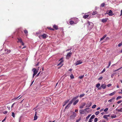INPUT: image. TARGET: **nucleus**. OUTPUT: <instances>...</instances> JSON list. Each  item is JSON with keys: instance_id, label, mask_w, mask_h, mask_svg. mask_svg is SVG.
<instances>
[{"instance_id": "50", "label": "nucleus", "mask_w": 122, "mask_h": 122, "mask_svg": "<svg viewBox=\"0 0 122 122\" xmlns=\"http://www.w3.org/2000/svg\"><path fill=\"white\" fill-rule=\"evenodd\" d=\"M99 122H106V121L105 120H103L102 121L101 120Z\"/></svg>"}, {"instance_id": "8", "label": "nucleus", "mask_w": 122, "mask_h": 122, "mask_svg": "<svg viewBox=\"0 0 122 122\" xmlns=\"http://www.w3.org/2000/svg\"><path fill=\"white\" fill-rule=\"evenodd\" d=\"M82 63V62L81 61L78 60L77 61L76 63H75L76 66H77L78 65H79L81 64Z\"/></svg>"}, {"instance_id": "30", "label": "nucleus", "mask_w": 122, "mask_h": 122, "mask_svg": "<svg viewBox=\"0 0 122 122\" xmlns=\"http://www.w3.org/2000/svg\"><path fill=\"white\" fill-rule=\"evenodd\" d=\"M95 117V116L94 115H93L90 118V119H92L94 118Z\"/></svg>"}, {"instance_id": "51", "label": "nucleus", "mask_w": 122, "mask_h": 122, "mask_svg": "<svg viewBox=\"0 0 122 122\" xmlns=\"http://www.w3.org/2000/svg\"><path fill=\"white\" fill-rule=\"evenodd\" d=\"M122 102V101L120 100V101H118V102H117V103L118 104H119V103H121Z\"/></svg>"}, {"instance_id": "18", "label": "nucleus", "mask_w": 122, "mask_h": 122, "mask_svg": "<svg viewBox=\"0 0 122 122\" xmlns=\"http://www.w3.org/2000/svg\"><path fill=\"white\" fill-rule=\"evenodd\" d=\"M79 101V100L78 99H77L73 103V105H76L78 102Z\"/></svg>"}, {"instance_id": "5", "label": "nucleus", "mask_w": 122, "mask_h": 122, "mask_svg": "<svg viewBox=\"0 0 122 122\" xmlns=\"http://www.w3.org/2000/svg\"><path fill=\"white\" fill-rule=\"evenodd\" d=\"M18 41H17L18 43H20L22 45H24V44L22 42V39L20 38H17Z\"/></svg>"}, {"instance_id": "26", "label": "nucleus", "mask_w": 122, "mask_h": 122, "mask_svg": "<svg viewBox=\"0 0 122 122\" xmlns=\"http://www.w3.org/2000/svg\"><path fill=\"white\" fill-rule=\"evenodd\" d=\"M36 114H35V116L34 117V120H36L37 118V116L36 115Z\"/></svg>"}, {"instance_id": "40", "label": "nucleus", "mask_w": 122, "mask_h": 122, "mask_svg": "<svg viewBox=\"0 0 122 122\" xmlns=\"http://www.w3.org/2000/svg\"><path fill=\"white\" fill-rule=\"evenodd\" d=\"M122 45V42L120 43L118 45V46L119 47H120Z\"/></svg>"}, {"instance_id": "27", "label": "nucleus", "mask_w": 122, "mask_h": 122, "mask_svg": "<svg viewBox=\"0 0 122 122\" xmlns=\"http://www.w3.org/2000/svg\"><path fill=\"white\" fill-rule=\"evenodd\" d=\"M80 113L81 114H83V112H84V111L83 110L81 109L80 110Z\"/></svg>"}, {"instance_id": "13", "label": "nucleus", "mask_w": 122, "mask_h": 122, "mask_svg": "<svg viewBox=\"0 0 122 122\" xmlns=\"http://www.w3.org/2000/svg\"><path fill=\"white\" fill-rule=\"evenodd\" d=\"M41 36L43 39H45L46 37V35L45 34H43L42 35H41Z\"/></svg>"}, {"instance_id": "11", "label": "nucleus", "mask_w": 122, "mask_h": 122, "mask_svg": "<svg viewBox=\"0 0 122 122\" xmlns=\"http://www.w3.org/2000/svg\"><path fill=\"white\" fill-rule=\"evenodd\" d=\"M88 27H90V26H89L90 25H92V26L90 28H91V29L93 27V23H92V22H88Z\"/></svg>"}, {"instance_id": "43", "label": "nucleus", "mask_w": 122, "mask_h": 122, "mask_svg": "<svg viewBox=\"0 0 122 122\" xmlns=\"http://www.w3.org/2000/svg\"><path fill=\"white\" fill-rule=\"evenodd\" d=\"M103 118L106 119H107V116L106 115H105L103 116Z\"/></svg>"}, {"instance_id": "17", "label": "nucleus", "mask_w": 122, "mask_h": 122, "mask_svg": "<svg viewBox=\"0 0 122 122\" xmlns=\"http://www.w3.org/2000/svg\"><path fill=\"white\" fill-rule=\"evenodd\" d=\"M69 23L71 25H72V24H76V23H75V22L71 20L69 22Z\"/></svg>"}, {"instance_id": "25", "label": "nucleus", "mask_w": 122, "mask_h": 122, "mask_svg": "<svg viewBox=\"0 0 122 122\" xmlns=\"http://www.w3.org/2000/svg\"><path fill=\"white\" fill-rule=\"evenodd\" d=\"M115 98L114 97H113L111 99H110L108 101V102H111L113 101V100L115 99Z\"/></svg>"}, {"instance_id": "14", "label": "nucleus", "mask_w": 122, "mask_h": 122, "mask_svg": "<svg viewBox=\"0 0 122 122\" xmlns=\"http://www.w3.org/2000/svg\"><path fill=\"white\" fill-rule=\"evenodd\" d=\"M86 103H83L82 104V105L80 106V108L81 109L83 107L85 106Z\"/></svg>"}, {"instance_id": "37", "label": "nucleus", "mask_w": 122, "mask_h": 122, "mask_svg": "<svg viewBox=\"0 0 122 122\" xmlns=\"http://www.w3.org/2000/svg\"><path fill=\"white\" fill-rule=\"evenodd\" d=\"M85 95V94H81L80 96V98H81V97H83Z\"/></svg>"}, {"instance_id": "20", "label": "nucleus", "mask_w": 122, "mask_h": 122, "mask_svg": "<svg viewBox=\"0 0 122 122\" xmlns=\"http://www.w3.org/2000/svg\"><path fill=\"white\" fill-rule=\"evenodd\" d=\"M69 101V100H68L67 101H65L64 102V104L63 105V106H64L65 105H66L67 103Z\"/></svg>"}, {"instance_id": "28", "label": "nucleus", "mask_w": 122, "mask_h": 122, "mask_svg": "<svg viewBox=\"0 0 122 122\" xmlns=\"http://www.w3.org/2000/svg\"><path fill=\"white\" fill-rule=\"evenodd\" d=\"M116 110L118 112H122V108H121L120 109H116Z\"/></svg>"}, {"instance_id": "19", "label": "nucleus", "mask_w": 122, "mask_h": 122, "mask_svg": "<svg viewBox=\"0 0 122 122\" xmlns=\"http://www.w3.org/2000/svg\"><path fill=\"white\" fill-rule=\"evenodd\" d=\"M106 36H107L106 35H104L103 36L102 38H101V39L100 41H101L103 39H104L106 37Z\"/></svg>"}, {"instance_id": "35", "label": "nucleus", "mask_w": 122, "mask_h": 122, "mask_svg": "<svg viewBox=\"0 0 122 122\" xmlns=\"http://www.w3.org/2000/svg\"><path fill=\"white\" fill-rule=\"evenodd\" d=\"M48 28L49 29V30H54V29L52 28L51 27H48Z\"/></svg>"}, {"instance_id": "57", "label": "nucleus", "mask_w": 122, "mask_h": 122, "mask_svg": "<svg viewBox=\"0 0 122 122\" xmlns=\"http://www.w3.org/2000/svg\"><path fill=\"white\" fill-rule=\"evenodd\" d=\"M39 63V62H38V63L36 64V66H38Z\"/></svg>"}, {"instance_id": "48", "label": "nucleus", "mask_w": 122, "mask_h": 122, "mask_svg": "<svg viewBox=\"0 0 122 122\" xmlns=\"http://www.w3.org/2000/svg\"><path fill=\"white\" fill-rule=\"evenodd\" d=\"M117 116L116 115H115L114 116H112L111 117L112 118H115Z\"/></svg>"}, {"instance_id": "55", "label": "nucleus", "mask_w": 122, "mask_h": 122, "mask_svg": "<svg viewBox=\"0 0 122 122\" xmlns=\"http://www.w3.org/2000/svg\"><path fill=\"white\" fill-rule=\"evenodd\" d=\"M111 61H110L109 62V64L108 65L109 66H110L111 64Z\"/></svg>"}, {"instance_id": "10", "label": "nucleus", "mask_w": 122, "mask_h": 122, "mask_svg": "<svg viewBox=\"0 0 122 122\" xmlns=\"http://www.w3.org/2000/svg\"><path fill=\"white\" fill-rule=\"evenodd\" d=\"M92 104V103L91 102H88L86 105V107H90Z\"/></svg>"}, {"instance_id": "44", "label": "nucleus", "mask_w": 122, "mask_h": 122, "mask_svg": "<svg viewBox=\"0 0 122 122\" xmlns=\"http://www.w3.org/2000/svg\"><path fill=\"white\" fill-rule=\"evenodd\" d=\"M96 105H94L92 106V108H94L96 107Z\"/></svg>"}, {"instance_id": "15", "label": "nucleus", "mask_w": 122, "mask_h": 122, "mask_svg": "<svg viewBox=\"0 0 122 122\" xmlns=\"http://www.w3.org/2000/svg\"><path fill=\"white\" fill-rule=\"evenodd\" d=\"M101 87H102V88L103 89H104L106 88V86L105 84H102L101 85Z\"/></svg>"}, {"instance_id": "9", "label": "nucleus", "mask_w": 122, "mask_h": 122, "mask_svg": "<svg viewBox=\"0 0 122 122\" xmlns=\"http://www.w3.org/2000/svg\"><path fill=\"white\" fill-rule=\"evenodd\" d=\"M108 20V18H105V19H102L101 21L103 23H104L107 22Z\"/></svg>"}, {"instance_id": "59", "label": "nucleus", "mask_w": 122, "mask_h": 122, "mask_svg": "<svg viewBox=\"0 0 122 122\" xmlns=\"http://www.w3.org/2000/svg\"><path fill=\"white\" fill-rule=\"evenodd\" d=\"M83 77H79V78L80 79H81L83 78Z\"/></svg>"}, {"instance_id": "63", "label": "nucleus", "mask_w": 122, "mask_h": 122, "mask_svg": "<svg viewBox=\"0 0 122 122\" xmlns=\"http://www.w3.org/2000/svg\"><path fill=\"white\" fill-rule=\"evenodd\" d=\"M72 69H70L69 70V71H72Z\"/></svg>"}, {"instance_id": "2", "label": "nucleus", "mask_w": 122, "mask_h": 122, "mask_svg": "<svg viewBox=\"0 0 122 122\" xmlns=\"http://www.w3.org/2000/svg\"><path fill=\"white\" fill-rule=\"evenodd\" d=\"M32 71H33V76H35L37 73L38 72V71L35 68H33L32 69Z\"/></svg>"}, {"instance_id": "21", "label": "nucleus", "mask_w": 122, "mask_h": 122, "mask_svg": "<svg viewBox=\"0 0 122 122\" xmlns=\"http://www.w3.org/2000/svg\"><path fill=\"white\" fill-rule=\"evenodd\" d=\"M24 32L25 34H26V36H27L28 33V31L26 30H24Z\"/></svg>"}, {"instance_id": "29", "label": "nucleus", "mask_w": 122, "mask_h": 122, "mask_svg": "<svg viewBox=\"0 0 122 122\" xmlns=\"http://www.w3.org/2000/svg\"><path fill=\"white\" fill-rule=\"evenodd\" d=\"M115 92H112V93H110V94H109V95L110 96H112L113 95L115 94Z\"/></svg>"}, {"instance_id": "39", "label": "nucleus", "mask_w": 122, "mask_h": 122, "mask_svg": "<svg viewBox=\"0 0 122 122\" xmlns=\"http://www.w3.org/2000/svg\"><path fill=\"white\" fill-rule=\"evenodd\" d=\"M122 98V97L121 96H118L117 97L116 99L117 100L119 99H121Z\"/></svg>"}, {"instance_id": "24", "label": "nucleus", "mask_w": 122, "mask_h": 122, "mask_svg": "<svg viewBox=\"0 0 122 122\" xmlns=\"http://www.w3.org/2000/svg\"><path fill=\"white\" fill-rule=\"evenodd\" d=\"M97 13V12L96 11H94L92 13V15H94L95 14H96Z\"/></svg>"}, {"instance_id": "58", "label": "nucleus", "mask_w": 122, "mask_h": 122, "mask_svg": "<svg viewBox=\"0 0 122 122\" xmlns=\"http://www.w3.org/2000/svg\"><path fill=\"white\" fill-rule=\"evenodd\" d=\"M122 68V67H120V68H118V69H117V71H118V70H120V69H121V68Z\"/></svg>"}, {"instance_id": "45", "label": "nucleus", "mask_w": 122, "mask_h": 122, "mask_svg": "<svg viewBox=\"0 0 122 122\" xmlns=\"http://www.w3.org/2000/svg\"><path fill=\"white\" fill-rule=\"evenodd\" d=\"M108 108H106L104 110V111L105 112H107L108 110Z\"/></svg>"}, {"instance_id": "62", "label": "nucleus", "mask_w": 122, "mask_h": 122, "mask_svg": "<svg viewBox=\"0 0 122 122\" xmlns=\"http://www.w3.org/2000/svg\"><path fill=\"white\" fill-rule=\"evenodd\" d=\"M103 110V109H102L100 110V112H102V111Z\"/></svg>"}, {"instance_id": "32", "label": "nucleus", "mask_w": 122, "mask_h": 122, "mask_svg": "<svg viewBox=\"0 0 122 122\" xmlns=\"http://www.w3.org/2000/svg\"><path fill=\"white\" fill-rule=\"evenodd\" d=\"M105 5V4L104 3H102L101 5H100V6L101 7H104Z\"/></svg>"}, {"instance_id": "42", "label": "nucleus", "mask_w": 122, "mask_h": 122, "mask_svg": "<svg viewBox=\"0 0 122 122\" xmlns=\"http://www.w3.org/2000/svg\"><path fill=\"white\" fill-rule=\"evenodd\" d=\"M91 114L87 116L86 117V119H88L89 117H90V116H91Z\"/></svg>"}, {"instance_id": "23", "label": "nucleus", "mask_w": 122, "mask_h": 122, "mask_svg": "<svg viewBox=\"0 0 122 122\" xmlns=\"http://www.w3.org/2000/svg\"><path fill=\"white\" fill-rule=\"evenodd\" d=\"M89 16V15H84L83 16V17L84 19H86V18H87Z\"/></svg>"}, {"instance_id": "22", "label": "nucleus", "mask_w": 122, "mask_h": 122, "mask_svg": "<svg viewBox=\"0 0 122 122\" xmlns=\"http://www.w3.org/2000/svg\"><path fill=\"white\" fill-rule=\"evenodd\" d=\"M70 106L71 105H70V104H68L65 107V109H66L67 108H68L70 107Z\"/></svg>"}, {"instance_id": "53", "label": "nucleus", "mask_w": 122, "mask_h": 122, "mask_svg": "<svg viewBox=\"0 0 122 122\" xmlns=\"http://www.w3.org/2000/svg\"><path fill=\"white\" fill-rule=\"evenodd\" d=\"M89 109V108H85V109H84V111H87V110H88V109Z\"/></svg>"}, {"instance_id": "3", "label": "nucleus", "mask_w": 122, "mask_h": 122, "mask_svg": "<svg viewBox=\"0 0 122 122\" xmlns=\"http://www.w3.org/2000/svg\"><path fill=\"white\" fill-rule=\"evenodd\" d=\"M78 97L79 96H78L74 97L72 99V100L70 101V103L69 104H70V105H71V104L73 102L75 101Z\"/></svg>"}, {"instance_id": "38", "label": "nucleus", "mask_w": 122, "mask_h": 122, "mask_svg": "<svg viewBox=\"0 0 122 122\" xmlns=\"http://www.w3.org/2000/svg\"><path fill=\"white\" fill-rule=\"evenodd\" d=\"M98 118H96L94 119V122H97L98 121Z\"/></svg>"}, {"instance_id": "49", "label": "nucleus", "mask_w": 122, "mask_h": 122, "mask_svg": "<svg viewBox=\"0 0 122 122\" xmlns=\"http://www.w3.org/2000/svg\"><path fill=\"white\" fill-rule=\"evenodd\" d=\"M8 112L7 111H5L3 112V113L4 114H6Z\"/></svg>"}, {"instance_id": "33", "label": "nucleus", "mask_w": 122, "mask_h": 122, "mask_svg": "<svg viewBox=\"0 0 122 122\" xmlns=\"http://www.w3.org/2000/svg\"><path fill=\"white\" fill-rule=\"evenodd\" d=\"M100 86V83H99L97 84L96 86V87L97 88H98Z\"/></svg>"}, {"instance_id": "47", "label": "nucleus", "mask_w": 122, "mask_h": 122, "mask_svg": "<svg viewBox=\"0 0 122 122\" xmlns=\"http://www.w3.org/2000/svg\"><path fill=\"white\" fill-rule=\"evenodd\" d=\"M112 86V84H109L107 85V86L108 87H109Z\"/></svg>"}, {"instance_id": "7", "label": "nucleus", "mask_w": 122, "mask_h": 122, "mask_svg": "<svg viewBox=\"0 0 122 122\" xmlns=\"http://www.w3.org/2000/svg\"><path fill=\"white\" fill-rule=\"evenodd\" d=\"M72 54L71 52H69L68 53L66 56V58L67 59H68L71 57Z\"/></svg>"}, {"instance_id": "61", "label": "nucleus", "mask_w": 122, "mask_h": 122, "mask_svg": "<svg viewBox=\"0 0 122 122\" xmlns=\"http://www.w3.org/2000/svg\"><path fill=\"white\" fill-rule=\"evenodd\" d=\"M100 107H98L97 108V110H98L100 109Z\"/></svg>"}, {"instance_id": "4", "label": "nucleus", "mask_w": 122, "mask_h": 122, "mask_svg": "<svg viewBox=\"0 0 122 122\" xmlns=\"http://www.w3.org/2000/svg\"><path fill=\"white\" fill-rule=\"evenodd\" d=\"M78 97L79 96H78L74 97L72 99V100L70 101V103L69 104H70V105H71V104L73 102L75 101Z\"/></svg>"}, {"instance_id": "6", "label": "nucleus", "mask_w": 122, "mask_h": 122, "mask_svg": "<svg viewBox=\"0 0 122 122\" xmlns=\"http://www.w3.org/2000/svg\"><path fill=\"white\" fill-rule=\"evenodd\" d=\"M107 13L105 14H107L109 16H112L114 15V14H113L112 11L111 10H110L108 13H107Z\"/></svg>"}, {"instance_id": "52", "label": "nucleus", "mask_w": 122, "mask_h": 122, "mask_svg": "<svg viewBox=\"0 0 122 122\" xmlns=\"http://www.w3.org/2000/svg\"><path fill=\"white\" fill-rule=\"evenodd\" d=\"M105 69H104L101 72V73H103V72H105Z\"/></svg>"}, {"instance_id": "1", "label": "nucleus", "mask_w": 122, "mask_h": 122, "mask_svg": "<svg viewBox=\"0 0 122 122\" xmlns=\"http://www.w3.org/2000/svg\"><path fill=\"white\" fill-rule=\"evenodd\" d=\"M76 116V114L74 112L73 113V114L71 115L70 117V120L74 119L75 118Z\"/></svg>"}, {"instance_id": "60", "label": "nucleus", "mask_w": 122, "mask_h": 122, "mask_svg": "<svg viewBox=\"0 0 122 122\" xmlns=\"http://www.w3.org/2000/svg\"><path fill=\"white\" fill-rule=\"evenodd\" d=\"M92 121L91 120V119H90L89 120V121L88 122H92Z\"/></svg>"}, {"instance_id": "12", "label": "nucleus", "mask_w": 122, "mask_h": 122, "mask_svg": "<svg viewBox=\"0 0 122 122\" xmlns=\"http://www.w3.org/2000/svg\"><path fill=\"white\" fill-rule=\"evenodd\" d=\"M62 58H62L61 59H60V60H59L58 61H60V62L58 64V65H57L58 66H59L60 65H61V64L64 61L62 60Z\"/></svg>"}, {"instance_id": "56", "label": "nucleus", "mask_w": 122, "mask_h": 122, "mask_svg": "<svg viewBox=\"0 0 122 122\" xmlns=\"http://www.w3.org/2000/svg\"><path fill=\"white\" fill-rule=\"evenodd\" d=\"M40 72L41 71H40L37 74V75L36 76H38L39 75L40 73Z\"/></svg>"}, {"instance_id": "46", "label": "nucleus", "mask_w": 122, "mask_h": 122, "mask_svg": "<svg viewBox=\"0 0 122 122\" xmlns=\"http://www.w3.org/2000/svg\"><path fill=\"white\" fill-rule=\"evenodd\" d=\"M102 78H103L102 77H100L98 79V80H101L102 79Z\"/></svg>"}, {"instance_id": "64", "label": "nucleus", "mask_w": 122, "mask_h": 122, "mask_svg": "<svg viewBox=\"0 0 122 122\" xmlns=\"http://www.w3.org/2000/svg\"><path fill=\"white\" fill-rule=\"evenodd\" d=\"M71 77V79H73V78H74V77Z\"/></svg>"}, {"instance_id": "16", "label": "nucleus", "mask_w": 122, "mask_h": 122, "mask_svg": "<svg viewBox=\"0 0 122 122\" xmlns=\"http://www.w3.org/2000/svg\"><path fill=\"white\" fill-rule=\"evenodd\" d=\"M53 28L56 30H57L58 29V28L57 26L56 25H54L53 26Z\"/></svg>"}, {"instance_id": "54", "label": "nucleus", "mask_w": 122, "mask_h": 122, "mask_svg": "<svg viewBox=\"0 0 122 122\" xmlns=\"http://www.w3.org/2000/svg\"><path fill=\"white\" fill-rule=\"evenodd\" d=\"M122 15V10H121V14L120 15V16H121Z\"/></svg>"}, {"instance_id": "36", "label": "nucleus", "mask_w": 122, "mask_h": 122, "mask_svg": "<svg viewBox=\"0 0 122 122\" xmlns=\"http://www.w3.org/2000/svg\"><path fill=\"white\" fill-rule=\"evenodd\" d=\"M12 116L14 118L15 117V114L14 112H12Z\"/></svg>"}, {"instance_id": "41", "label": "nucleus", "mask_w": 122, "mask_h": 122, "mask_svg": "<svg viewBox=\"0 0 122 122\" xmlns=\"http://www.w3.org/2000/svg\"><path fill=\"white\" fill-rule=\"evenodd\" d=\"M81 117H80L77 120L76 122H78L81 120Z\"/></svg>"}, {"instance_id": "31", "label": "nucleus", "mask_w": 122, "mask_h": 122, "mask_svg": "<svg viewBox=\"0 0 122 122\" xmlns=\"http://www.w3.org/2000/svg\"><path fill=\"white\" fill-rule=\"evenodd\" d=\"M22 97L21 96V95H20L18 97H16V100L17 99L18 100L20 98H21Z\"/></svg>"}, {"instance_id": "34", "label": "nucleus", "mask_w": 122, "mask_h": 122, "mask_svg": "<svg viewBox=\"0 0 122 122\" xmlns=\"http://www.w3.org/2000/svg\"><path fill=\"white\" fill-rule=\"evenodd\" d=\"M99 111H97V112H95V114L96 115H97L99 114Z\"/></svg>"}]
</instances>
